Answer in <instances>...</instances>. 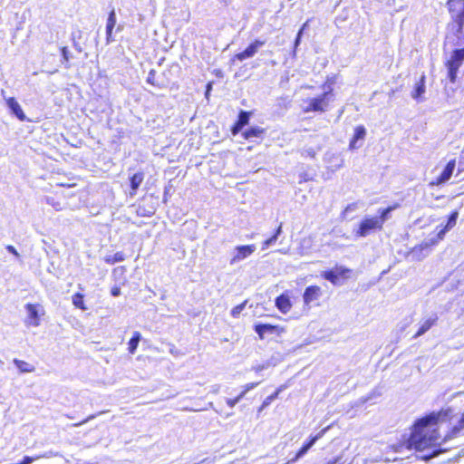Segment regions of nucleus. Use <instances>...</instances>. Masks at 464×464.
<instances>
[{
  "label": "nucleus",
  "mask_w": 464,
  "mask_h": 464,
  "mask_svg": "<svg viewBox=\"0 0 464 464\" xmlns=\"http://www.w3.org/2000/svg\"><path fill=\"white\" fill-rule=\"evenodd\" d=\"M454 416L452 411L447 409L438 412H430L413 423L411 433L407 439L396 445V450L422 451L434 449L440 445V435L438 429L440 421L451 420Z\"/></svg>",
  "instance_id": "1"
},
{
  "label": "nucleus",
  "mask_w": 464,
  "mask_h": 464,
  "mask_svg": "<svg viewBox=\"0 0 464 464\" xmlns=\"http://www.w3.org/2000/svg\"><path fill=\"white\" fill-rule=\"evenodd\" d=\"M450 21L446 25L443 47L459 46L464 43V0H447Z\"/></svg>",
  "instance_id": "2"
},
{
  "label": "nucleus",
  "mask_w": 464,
  "mask_h": 464,
  "mask_svg": "<svg viewBox=\"0 0 464 464\" xmlns=\"http://www.w3.org/2000/svg\"><path fill=\"white\" fill-rule=\"evenodd\" d=\"M336 82V76H327L324 82L321 85V89L324 90V92L321 94L307 98L304 101V106L302 109V111L304 113H310V112H319L324 113L325 112L330 104L329 101L331 97L334 96V88L333 85Z\"/></svg>",
  "instance_id": "3"
},
{
  "label": "nucleus",
  "mask_w": 464,
  "mask_h": 464,
  "mask_svg": "<svg viewBox=\"0 0 464 464\" xmlns=\"http://www.w3.org/2000/svg\"><path fill=\"white\" fill-rule=\"evenodd\" d=\"M464 63V46L455 48L451 51L450 56L445 59L444 66L447 70V78L450 83H455L458 79L459 68Z\"/></svg>",
  "instance_id": "4"
},
{
  "label": "nucleus",
  "mask_w": 464,
  "mask_h": 464,
  "mask_svg": "<svg viewBox=\"0 0 464 464\" xmlns=\"http://www.w3.org/2000/svg\"><path fill=\"white\" fill-rule=\"evenodd\" d=\"M382 228L381 222L376 217H365L358 224V227L354 231V236L356 237H365L372 233L382 230Z\"/></svg>",
  "instance_id": "5"
},
{
  "label": "nucleus",
  "mask_w": 464,
  "mask_h": 464,
  "mask_svg": "<svg viewBox=\"0 0 464 464\" xmlns=\"http://www.w3.org/2000/svg\"><path fill=\"white\" fill-rule=\"evenodd\" d=\"M27 315L24 320L26 326L37 327L41 324L42 316L44 315L45 311L40 304L28 303L24 305Z\"/></svg>",
  "instance_id": "6"
},
{
  "label": "nucleus",
  "mask_w": 464,
  "mask_h": 464,
  "mask_svg": "<svg viewBox=\"0 0 464 464\" xmlns=\"http://www.w3.org/2000/svg\"><path fill=\"white\" fill-rule=\"evenodd\" d=\"M351 273L352 270L347 267L335 266L333 269L323 272L322 277L336 285L341 283L342 279L348 278Z\"/></svg>",
  "instance_id": "7"
},
{
  "label": "nucleus",
  "mask_w": 464,
  "mask_h": 464,
  "mask_svg": "<svg viewBox=\"0 0 464 464\" xmlns=\"http://www.w3.org/2000/svg\"><path fill=\"white\" fill-rule=\"evenodd\" d=\"M265 44L266 42L264 40L256 39L252 41L243 51L234 54L232 61L243 62L246 59L254 57L258 52L259 48L262 47Z\"/></svg>",
  "instance_id": "8"
},
{
  "label": "nucleus",
  "mask_w": 464,
  "mask_h": 464,
  "mask_svg": "<svg viewBox=\"0 0 464 464\" xmlns=\"http://www.w3.org/2000/svg\"><path fill=\"white\" fill-rule=\"evenodd\" d=\"M323 295L322 288L319 285H313L307 286L303 294L304 304L310 308L313 305H319V299Z\"/></svg>",
  "instance_id": "9"
},
{
  "label": "nucleus",
  "mask_w": 464,
  "mask_h": 464,
  "mask_svg": "<svg viewBox=\"0 0 464 464\" xmlns=\"http://www.w3.org/2000/svg\"><path fill=\"white\" fill-rule=\"evenodd\" d=\"M325 432V429L322 430L319 433L310 436L309 439L302 445V447L295 452V456L288 459L285 464H295L302 457H304L312 446L323 437Z\"/></svg>",
  "instance_id": "10"
},
{
  "label": "nucleus",
  "mask_w": 464,
  "mask_h": 464,
  "mask_svg": "<svg viewBox=\"0 0 464 464\" xmlns=\"http://www.w3.org/2000/svg\"><path fill=\"white\" fill-rule=\"evenodd\" d=\"M254 329L261 340L265 338L266 334L281 335L283 333H285V328L283 326L271 324H258L254 326Z\"/></svg>",
  "instance_id": "11"
},
{
  "label": "nucleus",
  "mask_w": 464,
  "mask_h": 464,
  "mask_svg": "<svg viewBox=\"0 0 464 464\" xmlns=\"http://www.w3.org/2000/svg\"><path fill=\"white\" fill-rule=\"evenodd\" d=\"M252 114L253 112L249 111L241 110L239 111L237 119L230 128V131L233 136H237L238 133L242 132V129L248 125Z\"/></svg>",
  "instance_id": "12"
},
{
  "label": "nucleus",
  "mask_w": 464,
  "mask_h": 464,
  "mask_svg": "<svg viewBox=\"0 0 464 464\" xmlns=\"http://www.w3.org/2000/svg\"><path fill=\"white\" fill-rule=\"evenodd\" d=\"M456 167V160L452 159L448 161L442 172L433 179L430 185V186H440L445 182H447L452 176L454 169Z\"/></svg>",
  "instance_id": "13"
},
{
  "label": "nucleus",
  "mask_w": 464,
  "mask_h": 464,
  "mask_svg": "<svg viewBox=\"0 0 464 464\" xmlns=\"http://www.w3.org/2000/svg\"><path fill=\"white\" fill-rule=\"evenodd\" d=\"M242 138L246 140H262L266 135V129L260 126H251L241 132Z\"/></svg>",
  "instance_id": "14"
},
{
  "label": "nucleus",
  "mask_w": 464,
  "mask_h": 464,
  "mask_svg": "<svg viewBox=\"0 0 464 464\" xmlns=\"http://www.w3.org/2000/svg\"><path fill=\"white\" fill-rule=\"evenodd\" d=\"M256 247L254 245L238 246L236 247V254L230 259V264L233 265L240 260L251 256Z\"/></svg>",
  "instance_id": "15"
},
{
  "label": "nucleus",
  "mask_w": 464,
  "mask_h": 464,
  "mask_svg": "<svg viewBox=\"0 0 464 464\" xmlns=\"http://www.w3.org/2000/svg\"><path fill=\"white\" fill-rule=\"evenodd\" d=\"M275 305L284 314L289 313L293 306L287 293L279 295L275 300Z\"/></svg>",
  "instance_id": "16"
},
{
  "label": "nucleus",
  "mask_w": 464,
  "mask_h": 464,
  "mask_svg": "<svg viewBox=\"0 0 464 464\" xmlns=\"http://www.w3.org/2000/svg\"><path fill=\"white\" fill-rule=\"evenodd\" d=\"M5 102L8 108L17 117L18 120L21 121H26V116L14 97H9L5 100Z\"/></svg>",
  "instance_id": "17"
},
{
  "label": "nucleus",
  "mask_w": 464,
  "mask_h": 464,
  "mask_svg": "<svg viewBox=\"0 0 464 464\" xmlns=\"http://www.w3.org/2000/svg\"><path fill=\"white\" fill-rule=\"evenodd\" d=\"M366 136V130L363 125H358L354 128V131L353 137L349 142V149L351 150L357 149L359 146L357 145V141L359 140H364Z\"/></svg>",
  "instance_id": "18"
},
{
  "label": "nucleus",
  "mask_w": 464,
  "mask_h": 464,
  "mask_svg": "<svg viewBox=\"0 0 464 464\" xmlns=\"http://www.w3.org/2000/svg\"><path fill=\"white\" fill-rule=\"evenodd\" d=\"M437 322H438V316L436 314L433 315L432 317H430V318H427L426 320H424L420 324L418 331L413 335V338H418V337L423 335L431 327H433L437 324Z\"/></svg>",
  "instance_id": "19"
},
{
  "label": "nucleus",
  "mask_w": 464,
  "mask_h": 464,
  "mask_svg": "<svg viewBox=\"0 0 464 464\" xmlns=\"http://www.w3.org/2000/svg\"><path fill=\"white\" fill-rule=\"evenodd\" d=\"M116 14H115V11L112 9L110 13H109V16H108V19H107V24H106V42L107 43H110L112 41V31H113V28L114 26L116 25Z\"/></svg>",
  "instance_id": "20"
},
{
  "label": "nucleus",
  "mask_w": 464,
  "mask_h": 464,
  "mask_svg": "<svg viewBox=\"0 0 464 464\" xmlns=\"http://www.w3.org/2000/svg\"><path fill=\"white\" fill-rule=\"evenodd\" d=\"M144 179V174L141 171L134 173L130 177V186L131 188L130 195L134 196L137 193L138 188L141 185Z\"/></svg>",
  "instance_id": "21"
},
{
  "label": "nucleus",
  "mask_w": 464,
  "mask_h": 464,
  "mask_svg": "<svg viewBox=\"0 0 464 464\" xmlns=\"http://www.w3.org/2000/svg\"><path fill=\"white\" fill-rule=\"evenodd\" d=\"M426 76L423 73L420 80L416 82L411 96L415 100H420L425 92Z\"/></svg>",
  "instance_id": "22"
},
{
  "label": "nucleus",
  "mask_w": 464,
  "mask_h": 464,
  "mask_svg": "<svg viewBox=\"0 0 464 464\" xmlns=\"http://www.w3.org/2000/svg\"><path fill=\"white\" fill-rule=\"evenodd\" d=\"M464 429V412L461 414L456 425H454L446 434L445 440H450L457 437Z\"/></svg>",
  "instance_id": "23"
},
{
  "label": "nucleus",
  "mask_w": 464,
  "mask_h": 464,
  "mask_svg": "<svg viewBox=\"0 0 464 464\" xmlns=\"http://www.w3.org/2000/svg\"><path fill=\"white\" fill-rule=\"evenodd\" d=\"M285 385H281L278 388H276V390L272 394L267 396L263 401L262 404L260 405V407L257 410V412L260 413L265 408H266L268 405H270V403L278 397V395L285 390Z\"/></svg>",
  "instance_id": "24"
},
{
  "label": "nucleus",
  "mask_w": 464,
  "mask_h": 464,
  "mask_svg": "<svg viewBox=\"0 0 464 464\" xmlns=\"http://www.w3.org/2000/svg\"><path fill=\"white\" fill-rule=\"evenodd\" d=\"M141 339V334L140 332H134L132 334V337L130 339L128 343V352L130 354H134L137 347L139 345V343Z\"/></svg>",
  "instance_id": "25"
},
{
  "label": "nucleus",
  "mask_w": 464,
  "mask_h": 464,
  "mask_svg": "<svg viewBox=\"0 0 464 464\" xmlns=\"http://www.w3.org/2000/svg\"><path fill=\"white\" fill-rule=\"evenodd\" d=\"M14 364L18 368L20 372H33L34 371V366L25 361L14 359Z\"/></svg>",
  "instance_id": "26"
},
{
  "label": "nucleus",
  "mask_w": 464,
  "mask_h": 464,
  "mask_svg": "<svg viewBox=\"0 0 464 464\" xmlns=\"http://www.w3.org/2000/svg\"><path fill=\"white\" fill-rule=\"evenodd\" d=\"M397 207H398V205L395 204V205L389 206V207H387L385 208H382V209L379 210V216L376 217V218L381 222V226L382 227H383V225H384L386 219L388 218L389 214L392 210H394Z\"/></svg>",
  "instance_id": "27"
},
{
  "label": "nucleus",
  "mask_w": 464,
  "mask_h": 464,
  "mask_svg": "<svg viewBox=\"0 0 464 464\" xmlns=\"http://www.w3.org/2000/svg\"><path fill=\"white\" fill-rule=\"evenodd\" d=\"M72 301L73 305L76 308H79L82 311L87 310V306L85 305V303H84V295L82 294H81V293L73 294L72 296Z\"/></svg>",
  "instance_id": "28"
},
{
  "label": "nucleus",
  "mask_w": 464,
  "mask_h": 464,
  "mask_svg": "<svg viewBox=\"0 0 464 464\" xmlns=\"http://www.w3.org/2000/svg\"><path fill=\"white\" fill-rule=\"evenodd\" d=\"M125 260V255L122 252H117L114 255L107 256L104 257V262L109 265H113L118 262Z\"/></svg>",
  "instance_id": "29"
},
{
  "label": "nucleus",
  "mask_w": 464,
  "mask_h": 464,
  "mask_svg": "<svg viewBox=\"0 0 464 464\" xmlns=\"http://www.w3.org/2000/svg\"><path fill=\"white\" fill-rule=\"evenodd\" d=\"M449 229H446V227H444L443 228H441L439 232H438V235H437V238L436 239H432L430 242H425L423 244L420 245V248L423 249V248H429L431 246H434L436 245L439 240H441L443 237H444V235L445 233L448 231Z\"/></svg>",
  "instance_id": "30"
},
{
  "label": "nucleus",
  "mask_w": 464,
  "mask_h": 464,
  "mask_svg": "<svg viewBox=\"0 0 464 464\" xmlns=\"http://www.w3.org/2000/svg\"><path fill=\"white\" fill-rule=\"evenodd\" d=\"M282 232V225L280 224L278 226V227L276 228V230L275 231V233L273 234L272 237H270L269 238L266 239L264 242H263V245H262V248L263 249H266L271 244L275 243L276 240H277V237L278 236L281 234Z\"/></svg>",
  "instance_id": "31"
},
{
  "label": "nucleus",
  "mask_w": 464,
  "mask_h": 464,
  "mask_svg": "<svg viewBox=\"0 0 464 464\" xmlns=\"http://www.w3.org/2000/svg\"><path fill=\"white\" fill-rule=\"evenodd\" d=\"M156 73H157V72L155 69H150L148 73L146 82L151 86H154L157 88H162L163 85L156 81Z\"/></svg>",
  "instance_id": "32"
},
{
  "label": "nucleus",
  "mask_w": 464,
  "mask_h": 464,
  "mask_svg": "<svg viewBox=\"0 0 464 464\" xmlns=\"http://www.w3.org/2000/svg\"><path fill=\"white\" fill-rule=\"evenodd\" d=\"M458 216H459V213L458 211L454 210L452 211L449 218H448V221H447V224L445 226L446 229H450L452 228L453 227H455L456 223H457V218H458Z\"/></svg>",
  "instance_id": "33"
},
{
  "label": "nucleus",
  "mask_w": 464,
  "mask_h": 464,
  "mask_svg": "<svg viewBox=\"0 0 464 464\" xmlns=\"http://www.w3.org/2000/svg\"><path fill=\"white\" fill-rule=\"evenodd\" d=\"M246 303H247V300H245L241 304H239L236 305L235 307H233L232 310H231V315L234 318H237L239 316L240 313L246 307Z\"/></svg>",
  "instance_id": "34"
},
{
  "label": "nucleus",
  "mask_w": 464,
  "mask_h": 464,
  "mask_svg": "<svg viewBox=\"0 0 464 464\" xmlns=\"http://www.w3.org/2000/svg\"><path fill=\"white\" fill-rule=\"evenodd\" d=\"M61 53H62V57H63V62L66 63V67L68 68L70 66L69 65L70 56H69L68 48L66 46L62 47Z\"/></svg>",
  "instance_id": "35"
},
{
  "label": "nucleus",
  "mask_w": 464,
  "mask_h": 464,
  "mask_svg": "<svg viewBox=\"0 0 464 464\" xmlns=\"http://www.w3.org/2000/svg\"><path fill=\"white\" fill-rule=\"evenodd\" d=\"M305 25H306V23L303 24V26L301 27V29L297 33L296 38L295 40V47H297L298 44H300L301 36H302V34H303V31H304Z\"/></svg>",
  "instance_id": "36"
},
{
  "label": "nucleus",
  "mask_w": 464,
  "mask_h": 464,
  "mask_svg": "<svg viewBox=\"0 0 464 464\" xmlns=\"http://www.w3.org/2000/svg\"><path fill=\"white\" fill-rule=\"evenodd\" d=\"M259 382H249L243 386L244 392H248L252 389L256 388Z\"/></svg>",
  "instance_id": "37"
},
{
  "label": "nucleus",
  "mask_w": 464,
  "mask_h": 464,
  "mask_svg": "<svg viewBox=\"0 0 464 464\" xmlns=\"http://www.w3.org/2000/svg\"><path fill=\"white\" fill-rule=\"evenodd\" d=\"M239 402L238 401V398L237 397H234V398H230V399H227V406H229L230 408H233L236 406V404H237Z\"/></svg>",
  "instance_id": "38"
},
{
  "label": "nucleus",
  "mask_w": 464,
  "mask_h": 464,
  "mask_svg": "<svg viewBox=\"0 0 464 464\" xmlns=\"http://www.w3.org/2000/svg\"><path fill=\"white\" fill-rule=\"evenodd\" d=\"M211 90H212V82H208V83H207V85H206L205 97H206V99H207V100H208V99H209V95H210V92H211Z\"/></svg>",
  "instance_id": "39"
},
{
  "label": "nucleus",
  "mask_w": 464,
  "mask_h": 464,
  "mask_svg": "<svg viewBox=\"0 0 464 464\" xmlns=\"http://www.w3.org/2000/svg\"><path fill=\"white\" fill-rule=\"evenodd\" d=\"M56 186L58 187H62V188H73L76 186V183L72 182V183H64V182H60V183H57Z\"/></svg>",
  "instance_id": "40"
},
{
  "label": "nucleus",
  "mask_w": 464,
  "mask_h": 464,
  "mask_svg": "<svg viewBox=\"0 0 464 464\" xmlns=\"http://www.w3.org/2000/svg\"><path fill=\"white\" fill-rule=\"evenodd\" d=\"M111 294L112 296H118L121 295V288L117 285L111 287Z\"/></svg>",
  "instance_id": "41"
},
{
  "label": "nucleus",
  "mask_w": 464,
  "mask_h": 464,
  "mask_svg": "<svg viewBox=\"0 0 464 464\" xmlns=\"http://www.w3.org/2000/svg\"><path fill=\"white\" fill-rule=\"evenodd\" d=\"M6 249H7L8 252H10V253H12V254H14L15 256L18 255V253H17L16 249L14 248V246H13L11 245L7 246Z\"/></svg>",
  "instance_id": "42"
},
{
  "label": "nucleus",
  "mask_w": 464,
  "mask_h": 464,
  "mask_svg": "<svg viewBox=\"0 0 464 464\" xmlns=\"http://www.w3.org/2000/svg\"><path fill=\"white\" fill-rule=\"evenodd\" d=\"M246 393L247 392H244V390L242 389L241 392L237 396H236V397L238 398V401H240L245 397V395Z\"/></svg>",
  "instance_id": "43"
},
{
  "label": "nucleus",
  "mask_w": 464,
  "mask_h": 464,
  "mask_svg": "<svg viewBox=\"0 0 464 464\" xmlns=\"http://www.w3.org/2000/svg\"><path fill=\"white\" fill-rule=\"evenodd\" d=\"M436 454H437V451L435 450V451L433 452V454H431V455L428 456V457L426 458V459H430L431 457L435 456Z\"/></svg>",
  "instance_id": "44"
},
{
  "label": "nucleus",
  "mask_w": 464,
  "mask_h": 464,
  "mask_svg": "<svg viewBox=\"0 0 464 464\" xmlns=\"http://www.w3.org/2000/svg\"><path fill=\"white\" fill-rule=\"evenodd\" d=\"M146 216H151L153 215V212H150L149 214H145Z\"/></svg>",
  "instance_id": "45"
}]
</instances>
